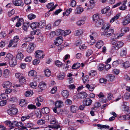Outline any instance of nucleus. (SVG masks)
<instances>
[{
	"mask_svg": "<svg viewBox=\"0 0 130 130\" xmlns=\"http://www.w3.org/2000/svg\"><path fill=\"white\" fill-rule=\"evenodd\" d=\"M92 18L93 20L95 21L100 19L99 16V14L97 13L94 14Z\"/></svg>",
	"mask_w": 130,
	"mask_h": 130,
	"instance_id": "nucleus-41",
	"label": "nucleus"
},
{
	"mask_svg": "<svg viewBox=\"0 0 130 130\" xmlns=\"http://www.w3.org/2000/svg\"><path fill=\"white\" fill-rule=\"evenodd\" d=\"M123 66L125 68H127L130 66V64L129 62L126 61L123 63Z\"/></svg>",
	"mask_w": 130,
	"mask_h": 130,
	"instance_id": "nucleus-52",
	"label": "nucleus"
},
{
	"mask_svg": "<svg viewBox=\"0 0 130 130\" xmlns=\"http://www.w3.org/2000/svg\"><path fill=\"white\" fill-rule=\"evenodd\" d=\"M36 46V44L33 43H29L26 48L27 51L29 53H32L34 50Z\"/></svg>",
	"mask_w": 130,
	"mask_h": 130,
	"instance_id": "nucleus-3",
	"label": "nucleus"
},
{
	"mask_svg": "<svg viewBox=\"0 0 130 130\" xmlns=\"http://www.w3.org/2000/svg\"><path fill=\"white\" fill-rule=\"evenodd\" d=\"M18 112V109L16 108L12 107H11L7 111V112L8 114L11 116L16 115Z\"/></svg>",
	"mask_w": 130,
	"mask_h": 130,
	"instance_id": "nucleus-5",
	"label": "nucleus"
},
{
	"mask_svg": "<svg viewBox=\"0 0 130 130\" xmlns=\"http://www.w3.org/2000/svg\"><path fill=\"white\" fill-rule=\"evenodd\" d=\"M44 72L46 76L49 77L51 74V72L48 69H47L44 70Z\"/></svg>",
	"mask_w": 130,
	"mask_h": 130,
	"instance_id": "nucleus-36",
	"label": "nucleus"
},
{
	"mask_svg": "<svg viewBox=\"0 0 130 130\" xmlns=\"http://www.w3.org/2000/svg\"><path fill=\"white\" fill-rule=\"evenodd\" d=\"M35 102H41L43 101V98L41 97H39L37 98L35 100Z\"/></svg>",
	"mask_w": 130,
	"mask_h": 130,
	"instance_id": "nucleus-57",
	"label": "nucleus"
},
{
	"mask_svg": "<svg viewBox=\"0 0 130 130\" xmlns=\"http://www.w3.org/2000/svg\"><path fill=\"white\" fill-rule=\"evenodd\" d=\"M65 76V74L63 72L60 73L59 75L57 76L59 80H62L63 79Z\"/></svg>",
	"mask_w": 130,
	"mask_h": 130,
	"instance_id": "nucleus-40",
	"label": "nucleus"
},
{
	"mask_svg": "<svg viewBox=\"0 0 130 130\" xmlns=\"http://www.w3.org/2000/svg\"><path fill=\"white\" fill-rule=\"evenodd\" d=\"M17 43L14 42L12 40H11L10 41L9 44L8 45V47H10L11 46L12 47H16L17 46Z\"/></svg>",
	"mask_w": 130,
	"mask_h": 130,
	"instance_id": "nucleus-29",
	"label": "nucleus"
},
{
	"mask_svg": "<svg viewBox=\"0 0 130 130\" xmlns=\"http://www.w3.org/2000/svg\"><path fill=\"white\" fill-rule=\"evenodd\" d=\"M11 83L9 81L5 82L3 83V87L5 88H9L11 86Z\"/></svg>",
	"mask_w": 130,
	"mask_h": 130,
	"instance_id": "nucleus-17",
	"label": "nucleus"
},
{
	"mask_svg": "<svg viewBox=\"0 0 130 130\" xmlns=\"http://www.w3.org/2000/svg\"><path fill=\"white\" fill-rule=\"evenodd\" d=\"M27 17L29 19L31 20L34 19L36 17V16L35 14L31 13L28 15Z\"/></svg>",
	"mask_w": 130,
	"mask_h": 130,
	"instance_id": "nucleus-46",
	"label": "nucleus"
},
{
	"mask_svg": "<svg viewBox=\"0 0 130 130\" xmlns=\"http://www.w3.org/2000/svg\"><path fill=\"white\" fill-rule=\"evenodd\" d=\"M15 13V10L14 9H12L10 11L8 12V15L9 17H11Z\"/></svg>",
	"mask_w": 130,
	"mask_h": 130,
	"instance_id": "nucleus-64",
	"label": "nucleus"
},
{
	"mask_svg": "<svg viewBox=\"0 0 130 130\" xmlns=\"http://www.w3.org/2000/svg\"><path fill=\"white\" fill-rule=\"evenodd\" d=\"M110 9V8L109 7H106L105 8L102 10V13H106L107 16H109L111 14L112 12L110 11L109 13L108 12Z\"/></svg>",
	"mask_w": 130,
	"mask_h": 130,
	"instance_id": "nucleus-9",
	"label": "nucleus"
},
{
	"mask_svg": "<svg viewBox=\"0 0 130 130\" xmlns=\"http://www.w3.org/2000/svg\"><path fill=\"white\" fill-rule=\"evenodd\" d=\"M120 16V14H117L115 16L113 17L112 18L110 21V22L112 23L115 20L118 19Z\"/></svg>",
	"mask_w": 130,
	"mask_h": 130,
	"instance_id": "nucleus-42",
	"label": "nucleus"
},
{
	"mask_svg": "<svg viewBox=\"0 0 130 130\" xmlns=\"http://www.w3.org/2000/svg\"><path fill=\"white\" fill-rule=\"evenodd\" d=\"M56 41L59 44H61L63 42V39L61 36L58 37L56 39Z\"/></svg>",
	"mask_w": 130,
	"mask_h": 130,
	"instance_id": "nucleus-43",
	"label": "nucleus"
},
{
	"mask_svg": "<svg viewBox=\"0 0 130 130\" xmlns=\"http://www.w3.org/2000/svg\"><path fill=\"white\" fill-rule=\"evenodd\" d=\"M38 24V27L40 28H43L45 25V22L44 21H42L40 22Z\"/></svg>",
	"mask_w": 130,
	"mask_h": 130,
	"instance_id": "nucleus-31",
	"label": "nucleus"
},
{
	"mask_svg": "<svg viewBox=\"0 0 130 130\" xmlns=\"http://www.w3.org/2000/svg\"><path fill=\"white\" fill-rule=\"evenodd\" d=\"M36 32L34 30L31 31L30 33V35H31V37H29L26 38V40H27L31 41L34 38V37L33 36L36 33Z\"/></svg>",
	"mask_w": 130,
	"mask_h": 130,
	"instance_id": "nucleus-15",
	"label": "nucleus"
},
{
	"mask_svg": "<svg viewBox=\"0 0 130 130\" xmlns=\"http://www.w3.org/2000/svg\"><path fill=\"white\" fill-rule=\"evenodd\" d=\"M98 96L99 98H102L101 100L102 102L103 103H105L107 101V100L106 98L104 99V95L103 94V93L102 92H100L99 94L98 95Z\"/></svg>",
	"mask_w": 130,
	"mask_h": 130,
	"instance_id": "nucleus-18",
	"label": "nucleus"
},
{
	"mask_svg": "<svg viewBox=\"0 0 130 130\" xmlns=\"http://www.w3.org/2000/svg\"><path fill=\"white\" fill-rule=\"evenodd\" d=\"M95 26L97 27H99L101 25L103 24L104 22L102 19H99L98 20L95 21Z\"/></svg>",
	"mask_w": 130,
	"mask_h": 130,
	"instance_id": "nucleus-21",
	"label": "nucleus"
},
{
	"mask_svg": "<svg viewBox=\"0 0 130 130\" xmlns=\"http://www.w3.org/2000/svg\"><path fill=\"white\" fill-rule=\"evenodd\" d=\"M9 63L11 67L15 66L17 64V61L15 58L14 57L11 60H10Z\"/></svg>",
	"mask_w": 130,
	"mask_h": 130,
	"instance_id": "nucleus-10",
	"label": "nucleus"
},
{
	"mask_svg": "<svg viewBox=\"0 0 130 130\" xmlns=\"http://www.w3.org/2000/svg\"><path fill=\"white\" fill-rule=\"evenodd\" d=\"M50 128H55L57 130H61V129L60 127V125H55L53 126H50Z\"/></svg>",
	"mask_w": 130,
	"mask_h": 130,
	"instance_id": "nucleus-47",
	"label": "nucleus"
},
{
	"mask_svg": "<svg viewBox=\"0 0 130 130\" xmlns=\"http://www.w3.org/2000/svg\"><path fill=\"white\" fill-rule=\"evenodd\" d=\"M107 80L104 78H101L99 80V82L105 84L107 82Z\"/></svg>",
	"mask_w": 130,
	"mask_h": 130,
	"instance_id": "nucleus-60",
	"label": "nucleus"
},
{
	"mask_svg": "<svg viewBox=\"0 0 130 130\" xmlns=\"http://www.w3.org/2000/svg\"><path fill=\"white\" fill-rule=\"evenodd\" d=\"M114 32L113 29L109 28L102 32L101 33V35L102 36H105L107 37H110L113 33Z\"/></svg>",
	"mask_w": 130,
	"mask_h": 130,
	"instance_id": "nucleus-2",
	"label": "nucleus"
},
{
	"mask_svg": "<svg viewBox=\"0 0 130 130\" xmlns=\"http://www.w3.org/2000/svg\"><path fill=\"white\" fill-rule=\"evenodd\" d=\"M13 55L10 54H8L7 55L6 58L8 59L9 61L10 60H11L14 57Z\"/></svg>",
	"mask_w": 130,
	"mask_h": 130,
	"instance_id": "nucleus-55",
	"label": "nucleus"
},
{
	"mask_svg": "<svg viewBox=\"0 0 130 130\" xmlns=\"http://www.w3.org/2000/svg\"><path fill=\"white\" fill-rule=\"evenodd\" d=\"M27 104V103L25 102V100L22 99L20 100V105L22 107L25 106Z\"/></svg>",
	"mask_w": 130,
	"mask_h": 130,
	"instance_id": "nucleus-35",
	"label": "nucleus"
},
{
	"mask_svg": "<svg viewBox=\"0 0 130 130\" xmlns=\"http://www.w3.org/2000/svg\"><path fill=\"white\" fill-rule=\"evenodd\" d=\"M55 105L57 108L61 107L63 105V102L61 101H57L56 102Z\"/></svg>",
	"mask_w": 130,
	"mask_h": 130,
	"instance_id": "nucleus-22",
	"label": "nucleus"
},
{
	"mask_svg": "<svg viewBox=\"0 0 130 130\" xmlns=\"http://www.w3.org/2000/svg\"><path fill=\"white\" fill-rule=\"evenodd\" d=\"M96 74L97 72L96 71L92 70L91 71L90 73H89V75L90 76H93L96 75Z\"/></svg>",
	"mask_w": 130,
	"mask_h": 130,
	"instance_id": "nucleus-51",
	"label": "nucleus"
},
{
	"mask_svg": "<svg viewBox=\"0 0 130 130\" xmlns=\"http://www.w3.org/2000/svg\"><path fill=\"white\" fill-rule=\"evenodd\" d=\"M130 23V14H128L124 18L122 24L124 26L127 25Z\"/></svg>",
	"mask_w": 130,
	"mask_h": 130,
	"instance_id": "nucleus-6",
	"label": "nucleus"
},
{
	"mask_svg": "<svg viewBox=\"0 0 130 130\" xmlns=\"http://www.w3.org/2000/svg\"><path fill=\"white\" fill-rule=\"evenodd\" d=\"M76 14H79L81 13L84 11L83 8L81 7H78L76 8Z\"/></svg>",
	"mask_w": 130,
	"mask_h": 130,
	"instance_id": "nucleus-27",
	"label": "nucleus"
},
{
	"mask_svg": "<svg viewBox=\"0 0 130 130\" xmlns=\"http://www.w3.org/2000/svg\"><path fill=\"white\" fill-rule=\"evenodd\" d=\"M13 3L16 6H20L23 7L24 5V3L21 0H13Z\"/></svg>",
	"mask_w": 130,
	"mask_h": 130,
	"instance_id": "nucleus-7",
	"label": "nucleus"
},
{
	"mask_svg": "<svg viewBox=\"0 0 130 130\" xmlns=\"http://www.w3.org/2000/svg\"><path fill=\"white\" fill-rule=\"evenodd\" d=\"M87 94L84 92H81L79 93V97L81 99L85 98L87 97Z\"/></svg>",
	"mask_w": 130,
	"mask_h": 130,
	"instance_id": "nucleus-34",
	"label": "nucleus"
},
{
	"mask_svg": "<svg viewBox=\"0 0 130 130\" xmlns=\"http://www.w3.org/2000/svg\"><path fill=\"white\" fill-rule=\"evenodd\" d=\"M25 94V96H31L33 94L32 91H27L26 92Z\"/></svg>",
	"mask_w": 130,
	"mask_h": 130,
	"instance_id": "nucleus-50",
	"label": "nucleus"
},
{
	"mask_svg": "<svg viewBox=\"0 0 130 130\" xmlns=\"http://www.w3.org/2000/svg\"><path fill=\"white\" fill-rule=\"evenodd\" d=\"M37 85V84L35 82H32L30 84V87L33 88H36Z\"/></svg>",
	"mask_w": 130,
	"mask_h": 130,
	"instance_id": "nucleus-62",
	"label": "nucleus"
},
{
	"mask_svg": "<svg viewBox=\"0 0 130 130\" xmlns=\"http://www.w3.org/2000/svg\"><path fill=\"white\" fill-rule=\"evenodd\" d=\"M101 106V104L99 102H96L95 103L94 107H92L91 109L94 110H97L98 108L100 107Z\"/></svg>",
	"mask_w": 130,
	"mask_h": 130,
	"instance_id": "nucleus-26",
	"label": "nucleus"
},
{
	"mask_svg": "<svg viewBox=\"0 0 130 130\" xmlns=\"http://www.w3.org/2000/svg\"><path fill=\"white\" fill-rule=\"evenodd\" d=\"M28 108L29 109H35L36 108V106L32 104L29 105L28 106Z\"/></svg>",
	"mask_w": 130,
	"mask_h": 130,
	"instance_id": "nucleus-56",
	"label": "nucleus"
},
{
	"mask_svg": "<svg viewBox=\"0 0 130 130\" xmlns=\"http://www.w3.org/2000/svg\"><path fill=\"white\" fill-rule=\"evenodd\" d=\"M45 85V84L43 82H41L39 84L38 87L40 89L42 90Z\"/></svg>",
	"mask_w": 130,
	"mask_h": 130,
	"instance_id": "nucleus-49",
	"label": "nucleus"
},
{
	"mask_svg": "<svg viewBox=\"0 0 130 130\" xmlns=\"http://www.w3.org/2000/svg\"><path fill=\"white\" fill-rule=\"evenodd\" d=\"M30 25V24L29 22H24L23 26V30L26 31H27L28 28Z\"/></svg>",
	"mask_w": 130,
	"mask_h": 130,
	"instance_id": "nucleus-12",
	"label": "nucleus"
},
{
	"mask_svg": "<svg viewBox=\"0 0 130 130\" xmlns=\"http://www.w3.org/2000/svg\"><path fill=\"white\" fill-rule=\"evenodd\" d=\"M61 93L63 96L66 98H67L69 96V92L66 90L63 91Z\"/></svg>",
	"mask_w": 130,
	"mask_h": 130,
	"instance_id": "nucleus-28",
	"label": "nucleus"
},
{
	"mask_svg": "<svg viewBox=\"0 0 130 130\" xmlns=\"http://www.w3.org/2000/svg\"><path fill=\"white\" fill-rule=\"evenodd\" d=\"M97 0H90L89 4L88 5L89 9H92L95 5V3L96 2Z\"/></svg>",
	"mask_w": 130,
	"mask_h": 130,
	"instance_id": "nucleus-16",
	"label": "nucleus"
},
{
	"mask_svg": "<svg viewBox=\"0 0 130 130\" xmlns=\"http://www.w3.org/2000/svg\"><path fill=\"white\" fill-rule=\"evenodd\" d=\"M108 76L109 78L108 79L110 81H112L115 78L114 75L112 74L109 75Z\"/></svg>",
	"mask_w": 130,
	"mask_h": 130,
	"instance_id": "nucleus-59",
	"label": "nucleus"
},
{
	"mask_svg": "<svg viewBox=\"0 0 130 130\" xmlns=\"http://www.w3.org/2000/svg\"><path fill=\"white\" fill-rule=\"evenodd\" d=\"M81 65L82 67L84 66V64L83 63H81L80 64L79 63H76L73 65L72 68V69H77L80 67Z\"/></svg>",
	"mask_w": 130,
	"mask_h": 130,
	"instance_id": "nucleus-13",
	"label": "nucleus"
},
{
	"mask_svg": "<svg viewBox=\"0 0 130 130\" xmlns=\"http://www.w3.org/2000/svg\"><path fill=\"white\" fill-rule=\"evenodd\" d=\"M8 123L9 124L10 128L9 129H11L14 128L15 127H17V121H15L12 122L9 121Z\"/></svg>",
	"mask_w": 130,
	"mask_h": 130,
	"instance_id": "nucleus-11",
	"label": "nucleus"
},
{
	"mask_svg": "<svg viewBox=\"0 0 130 130\" xmlns=\"http://www.w3.org/2000/svg\"><path fill=\"white\" fill-rule=\"evenodd\" d=\"M104 44L103 42L101 40L99 41L96 44L95 47L98 48H100Z\"/></svg>",
	"mask_w": 130,
	"mask_h": 130,
	"instance_id": "nucleus-20",
	"label": "nucleus"
},
{
	"mask_svg": "<svg viewBox=\"0 0 130 130\" xmlns=\"http://www.w3.org/2000/svg\"><path fill=\"white\" fill-rule=\"evenodd\" d=\"M111 42L113 46L111 50V52L112 53L116 50L119 49L123 44V43L122 41H118L117 40L114 39L113 38L112 39Z\"/></svg>",
	"mask_w": 130,
	"mask_h": 130,
	"instance_id": "nucleus-1",
	"label": "nucleus"
},
{
	"mask_svg": "<svg viewBox=\"0 0 130 130\" xmlns=\"http://www.w3.org/2000/svg\"><path fill=\"white\" fill-rule=\"evenodd\" d=\"M85 23L84 20H80L78 21L77 22V24L78 26H81L83 25Z\"/></svg>",
	"mask_w": 130,
	"mask_h": 130,
	"instance_id": "nucleus-63",
	"label": "nucleus"
},
{
	"mask_svg": "<svg viewBox=\"0 0 130 130\" xmlns=\"http://www.w3.org/2000/svg\"><path fill=\"white\" fill-rule=\"evenodd\" d=\"M92 101L89 98H86L84 99L83 101V104L86 106H88L91 105Z\"/></svg>",
	"mask_w": 130,
	"mask_h": 130,
	"instance_id": "nucleus-8",
	"label": "nucleus"
},
{
	"mask_svg": "<svg viewBox=\"0 0 130 130\" xmlns=\"http://www.w3.org/2000/svg\"><path fill=\"white\" fill-rule=\"evenodd\" d=\"M71 110L73 113H75L78 109V108L76 106L72 105L71 106Z\"/></svg>",
	"mask_w": 130,
	"mask_h": 130,
	"instance_id": "nucleus-24",
	"label": "nucleus"
},
{
	"mask_svg": "<svg viewBox=\"0 0 130 130\" xmlns=\"http://www.w3.org/2000/svg\"><path fill=\"white\" fill-rule=\"evenodd\" d=\"M41 111L43 114H47L49 112V109L46 107H43L41 109Z\"/></svg>",
	"mask_w": 130,
	"mask_h": 130,
	"instance_id": "nucleus-30",
	"label": "nucleus"
},
{
	"mask_svg": "<svg viewBox=\"0 0 130 130\" xmlns=\"http://www.w3.org/2000/svg\"><path fill=\"white\" fill-rule=\"evenodd\" d=\"M1 98L3 99H8V95L6 94L2 93L0 95V98L1 99Z\"/></svg>",
	"mask_w": 130,
	"mask_h": 130,
	"instance_id": "nucleus-48",
	"label": "nucleus"
},
{
	"mask_svg": "<svg viewBox=\"0 0 130 130\" xmlns=\"http://www.w3.org/2000/svg\"><path fill=\"white\" fill-rule=\"evenodd\" d=\"M64 32V31L63 30L58 29L56 31V34L57 36L61 35L63 36L65 35Z\"/></svg>",
	"mask_w": 130,
	"mask_h": 130,
	"instance_id": "nucleus-23",
	"label": "nucleus"
},
{
	"mask_svg": "<svg viewBox=\"0 0 130 130\" xmlns=\"http://www.w3.org/2000/svg\"><path fill=\"white\" fill-rule=\"evenodd\" d=\"M31 28L32 29L36 28L38 27V22L33 23L30 24V26Z\"/></svg>",
	"mask_w": 130,
	"mask_h": 130,
	"instance_id": "nucleus-33",
	"label": "nucleus"
},
{
	"mask_svg": "<svg viewBox=\"0 0 130 130\" xmlns=\"http://www.w3.org/2000/svg\"><path fill=\"white\" fill-rule=\"evenodd\" d=\"M83 32V30L82 29H80L77 30L76 33L75 34V36H79L82 34Z\"/></svg>",
	"mask_w": 130,
	"mask_h": 130,
	"instance_id": "nucleus-45",
	"label": "nucleus"
},
{
	"mask_svg": "<svg viewBox=\"0 0 130 130\" xmlns=\"http://www.w3.org/2000/svg\"><path fill=\"white\" fill-rule=\"evenodd\" d=\"M36 72L34 71H30L28 73V75L29 76L35 77L36 75Z\"/></svg>",
	"mask_w": 130,
	"mask_h": 130,
	"instance_id": "nucleus-32",
	"label": "nucleus"
},
{
	"mask_svg": "<svg viewBox=\"0 0 130 130\" xmlns=\"http://www.w3.org/2000/svg\"><path fill=\"white\" fill-rule=\"evenodd\" d=\"M30 118L29 115L23 116L21 118V120L22 121H24L26 119H28Z\"/></svg>",
	"mask_w": 130,
	"mask_h": 130,
	"instance_id": "nucleus-58",
	"label": "nucleus"
},
{
	"mask_svg": "<svg viewBox=\"0 0 130 130\" xmlns=\"http://www.w3.org/2000/svg\"><path fill=\"white\" fill-rule=\"evenodd\" d=\"M10 74V72L8 70L6 69L4 70L3 73V75L5 78H8Z\"/></svg>",
	"mask_w": 130,
	"mask_h": 130,
	"instance_id": "nucleus-14",
	"label": "nucleus"
},
{
	"mask_svg": "<svg viewBox=\"0 0 130 130\" xmlns=\"http://www.w3.org/2000/svg\"><path fill=\"white\" fill-rule=\"evenodd\" d=\"M127 53L126 48L125 47L122 48L121 50L120 55L121 56H124L126 55Z\"/></svg>",
	"mask_w": 130,
	"mask_h": 130,
	"instance_id": "nucleus-19",
	"label": "nucleus"
},
{
	"mask_svg": "<svg viewBox=\"0 0 130 130\" xmlns=\"http://www.w3.org/2000/svg\"><path fill=\"white\" fill-rule=\"evenodd\" d=\"M129 30V28L126 27H124L121 29V32L123 33H125L128 32Z\"/></svg>",
	"mask_w": 130,
	"mask_h": 130,
	"instance_id": "nucleus-38",
	"label": "nucleus"
},
{
	"mask_svg": "<svg viewBox=\"0 0 130 130\" xmlns=\"http://www.w3.org/2000/svg\"><path fill=\"white\" fill-rule=\"evenodd\" d=\"M20 50V49H19L18 50V54L16 56L17 58L19 59V60H20L22 59L23 58L24 56V55L21 52H19Z\"/></svg>",
	"mask_w": 130,
	"mask_h": 130,
	"instance_id": "nucleus-25",
	"label": "nucleus"
},
{
	"mask_svg": "<svg viewBox=\"0 0 130 130\" xmlns=\"http://www.w3.org/2000/svg\"><path fill=\"white\" fill-rule=\"evenodd\" d=\"M45 121L41 119L38 120L37 123L39 125H41L45 124Z\"/></svg>",
	"mask_w": 130,
	"mask_h": 130,
	"instance_id": "nucleus-53",
	"label": "nucleus"
},
{
	"mask_svg": "<svg viewBox=\"0 0 130 130\" xmlns=\"http://www.w3.org/2000/svg\"><path fill=\"white\" fill-rule=\"evenodd\" d=\"M35 56L36 58L42 59L44 56V52L42 50H37L35 52Z\"/></svg>",
	"mask_w": 130,
	"mask_h": 130,
	"instance_id": "nucleus-4",
	"label": "nucleus"
},
{
	"mask_svg": "<svg viewBox=\"0 0 130 130\" xmlns=\"http://www.w3.org/2000/svg\"><path fill=\"white\" fill-rule=\"evenodd\" d=\"M72 10V9L71 8L68 9L65 12H64L63 13V15H68L70 13Z\"/></svg>",
	"mask_w": 130,
	"mask_h": 130,
	"instance_id": "nucleus-44",
	"label": "nucleus"
},
{
	"mask_svg": "<svg viewBox=\"0 0 130 130\" xmlns=\"http://www.w3.org/2000/svg\"><path fill=\"white\" fill-rule=\"evenodd\" d=\"M19 37L18 36H15L13 40L14 42H16L17 43V42L19 40Z\"/></svg>",
	"mask_w": 130,
	"mask_h": 130,
	"instance_id": "nucleus-61",
	"label": "nucleus"
},
{
	"mask_svg": "<svg viewBox=\"0 0 130 130\" xmlns=\"http://www.w3.org/2000/svg\"><path fill=\"white\" fill-rule=\"evenodd\" d=\"M122 98L125 100H128L130 99V94L129 93H125L123 96Z\"/></svg>",
	"mask_w": 130,
	"mask_h": 130,
	"instance_id": "nucleus-37",
	"label": "nucleus"
},
{
	"mask_svg": "<svg viewBox=\"0 0 130 130\" xmlns=\"http://www.w3.org/2000/svg\"><path fill=\"white\" fill-rule=\"evenodd\" d=\"M110 26V25L109 24L107 23L105 24H103L102 27V29L105 31L109 28Z\"/></svg>",
	"mask_w": 130,
	"mask_h": 130,
	"instance_id": "nucleus-39",
	"label": "nucleus"
},
{
	"mask_svg": "<svg viewBox=\"0 0 130 130\" xmlns=\"http://www.w3.org/2000/svg\"><path fill=\"white\" fill-rule=\"evenodd\" d=\"M55 64L57 66L59 67H61L62 65V63L58 60L55 61Z\"/></svg>",
	"mask_w": 130,
	"mask_h": 130,
	"instance_id": "nucleus-54",
	"label": "nucleus"
}]
</instances>
